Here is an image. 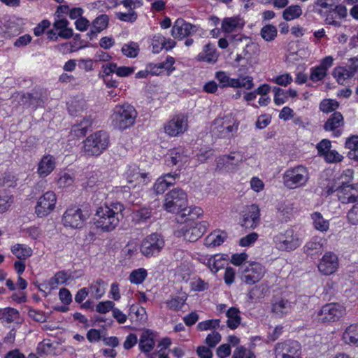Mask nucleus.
<instances>
[{
	"instance_id": "1",
	"label": "nucleus",
	"mask_w": 358,
	"mask_h": 358,
	"mask_svg": "<svg viewBox=\"0 0 358 358\" xmlns=\"http://www.w3.org/2000/svg\"><path fill=\"white\" fill-rule=\"evenodd\" d=\"M124 206L119 203H113L110 206L104 205L96 210L95 224L103 231H111L119 224L123 218Z\"/></svg>"
},
{
	"instance_id": "2",
	"label": "nucleus",
	"mask_w": 358,
	"mask_h": 358,
	"mask_svg": "<svg viewBox=\"0 0 358 358\" xmlns=\"http://www.w3.org/2000/svg\"><path fill=\"white\" fill-rule=\"evenodd\" d=\"M137 117V112L130 104L117 105L113 110L111 120L113 125L119 130L131 127Z\"/></svg>"
},
{
	"instance_id": "3",
	"label": "nucleus",
	"mask_w": 358,
	"mask_h": 358,
	"mask_svg": "<svg viewBox=\"0 0 358 358\" xmlns=\"http://www.w3.org/2000/svg\"><path fill=\"white\" fill-rule=\"evenodd\" d=\"M108 143L109 137L107 133L99 131L86 138L83 151L88 156H99L107 148Z\"/></svg>"
},
{
	"instance_id": "4",
	"label": "nucleus",
	"mask_w": 358,
	"mask_h": 358,
	"mask_svg": "<svg viewBox=\"0 0 358 358\" xmlns=\"http://www.w3.org/2000/svg\"><path fill=\"white\" fill-rule=\"evenodd\" d=\"M309 179V172L306 167L299 165L287 169L283 176L285 185L289 189H296L304 186Z\"/></svg>"
},
{
	"instance_id": "5",
	"label": "nucleus",
	"mask_w": 358,
	"mask_h": 358,
	"mask_svg": "<svg viewBox=\"0 0 358 358\" xmlns=\"http://www.w3.org/2000/svg\"><path fill=\"white\" fill-rule=\"evenodd\" d=\"M187 204V194L180 188H175L165 195L163 206L169 213H177Z\"/></svg>"
},
{
	"instance_id": "6",
	"label": "nucleus",
	"mask_w": 358,
	"mask_h": 358,
	"mask_svg": "<svg viewBox=\"0 0 358 358\" xmlns=\"http://www.w3.org/2000/svg\"><path fill=\"white\" fill-rule=\"evenodd\" d=\"M273 242L278 250L292 251L301 245V241L292 229H288L273 237Z\"/></svg>"
},
{
	"instance_id": "7",
	"label": "nucleus",
	"mask_w": 358,
	"mask_h": 358,
	"mask_svg": "<svg viewBox=\"0 0 358 358\" xmlns=\"http://www.w3.org/2000/svg\"><path fill=\"white\" fill-rule=\"evenodd\" d=\"M345 314V308L338 303L324 305L317 313L318 320L322 323L338 321Z\"/></svg>"
},
{
	"instance_id": "8",
	"label": "nucleus",
	"mask_w": 358,
	"mask_h": 358,
	"mask_svg": "<svg viewBox=\"0 0 358 358\" xmlns=\"http://www.w3.org/2000/svg\"><path fill=\"white\" fill-rule=\"evenodd\" d=\"M213 132L219 138H230L238 129V124L231 115L214 120Z\"/></svg>"
},
{
	"instance_id": "9",
	"label": "nucleus",
	"mask_w": 358,
	"mask_h": 358,
	"mask_svg": "<svg viewBox=\"0 0 358 358\" xmlns=\"http://www.w3.org/2000/svg\"><path fill=\"white\" fill-rule=\"evenodd\" d=\"M164 247L163 236L161 234L153 233L143 239L140 250L144 256L150 257L158 255Z\"/></svg>"
},
{
	"instance_id": "10",
	"label": "nucleus",
	"mask_w": 358,
	"mask_h": 358,
	"mask_svg": "<svg viewBox=\"0 0 358 358\" xmlns=\"http://www.w3.org/2000/svg\"><path fill=\"white\" fill-rule=\"evenodd\" d=\"M87 218V215H84L80 208L73 206L66 210L62 222L65 227L80 229L83 227Z\"/></svg>"
},
{
	"instance_id": "11",
	"label": "nucleus",
	"mask_w": 358,
	"mask_h": 358,
	"mask_svg": "<svg viewBox=\"0 0 358 358\" xmlns=\"http://www.w3.org/2000/svg\"><path fill=\"white\" fill-rule=\"evenodd\" d=\"M188 129L187 116L183 114L174 115L164 127V132L171 137L179 136Z\"/></svg>"
},
{
	"instance_id": "12",
	"label": "nucleus",
	"mask_w": 358,
	"mask_h": 358,
	"mask_svg": "<svg viewBox=\"0 0 358 358\" xmlns=\"http://www.w3.org/2000/svg\"><path fill=\"white\" fill-rule=\"evenodd\" d=\"M275 358H298L301 356V345L296 341L278 343L275 347Z\"/></svg>"
},
{
	"instance_id": "13",
	"label": "nucleus",
	"mask_w": 358,
	"mask_h": 358,
	"mask_svg": "<svg viewBox=\"0 0 358 358\" xmlns=\"http://www.w3.org/2000/svg\"><path fill=\"white\" fill-rule=\"evenodd\" d=\"M57 196L54 192L48 191L39 197L35 207V213L39 217L49 215L55 208Z\"/></svg>"
},
{
	"instance_id": "14",
	"label": "nucleus",
	"mask_w": 358,
	"mask_h": 358,
	"mask_svg": "<svg viewBox=\"0 0 358 358\" xmlns=\"http://www.w3.org/2000/svg\"><path fill=\"white\" fill-rule=\"evenodd\" d=\"M243 162V155L238 152L220 156L216 160V169L219 171H232Z\"/></svg>"
},
{
	"instance_id": "15",
	"label": "nucleus",
	"mask_w": 358,
	"mask_h": 358,
	"mask_svg": "<svg viewBox=\"0 0 358 358\" xmlns=\"http://www.w3.org/2000/svg\"><path fill=\"white\" fill-rule=\"evenodd\" d=\"M260 222V210L258 206L252 204L242 211L241 226L245 229H255Z\"/></svg>"
},
{
	"instance_id": "16",
	"label": "nucleus",
	"mask_w": 358,
	"mask_h": 358,
	"mask_svg": "<svg viewBox=\"0 0 358 358\" xmlns=\"http://www.w3.org/2000/svg\"><path fill=\"white\" fill-rule=\"evenodd\" d=\"M338 257L334 252L331 251L324 253L317 265L319 271L325 275L334 273L338 270Z\"/></svg>"
},
{
	"instance_id": "17",
	"label": "nucleus",
	"mask_w": 358,
	"mask_h": 358,
	"mask_svg": "<svg viewBox=\"0 0 358 358\" xmlns=\"http://www.w3.org/2000/svg\"><path fill=\"white\" fill-rule=\"evenodd\" d=\"M264 273V267L261 264L253 262L244 268L241 280L245 284L254 285L262 278Z\"/></svg>"
},
{
	"instance_id": "18",
	"label": "nucleus",
	"mask_w": 358,
	"mask_h": 358,
	"mask_svg": "<svg viewBox=\"0 0 358 358\" xmlns=\"http://www.w3.org/2000/svg\"><path fill=\"white\" fill-rule=\"evenodd\" d=\"M338 199L344 204L358 202V184L341 185L336 187Z\"/></svg>"
},
{
	"instance_id": "19",
	"label": "nucleus",
	"mask_w": 358,
	"mask_h": 358,
	"mask_svg": "<svg viewBox=\"0 0 358 358\" xmlns=\"http://www.w3.org/2000/svg\"><path fill=\"white\" fill-rule=\"evenodd\" d=\"M196 31V29L194 25L185 22L182 18H178L175 21L172 27L171 36L174 38L181 40Z\"/></svg>"
},
{
	"instance_id": "20",
	"label": "nucleus",
	"mask_w": 358,
	"mask_h": 358,
	"mask_svg": "<svg viewBox=\"0 0 358 358\" xmlns=\"http://www.w3.org/2000/svg\"><path fill=\"white\" fill-rule=\"evenodd\" d=\"M209 224L206 221L195 222L187 229H183V236L185 240L189 242L197 241L206 231Z\"/></svg>"
},
{
	"instance_id": "21",
	"label": "nucleus",
	"mask_w": 358,
	"mask_h": 358,
	"mask_svg": "<svg viewBox=\"0 0 358 358\" xmlns=\"http://www.w3.org/2000/svg\"><path fill=\"white\" fill-rule=\"evenodd\" d=\"M126 174L128 183L134 185V187H143L150 182L148 173L141 172L138 166H130Z\"/></svg>"
},
{
	"instance_id": "22",
	"label": "nucleus",
	"mask_w": 358,
	"mask_h": 358,
	"mask_svg": "<svg viewBox=\"0 0 358 358\" xmlns=\"http://www.w3.org/2000/svg\"><path fill=\"white\" fill-rule=\"evenodd\" d=\"M55 159L50 155H44L38 163L37 172L40 177L48 176L55 168Z\"/></svg>"
},
{
	"instance_id": "23",
	"label": "nucleus",
	"mask_w": 358,
	"mask_h": 358,
	"mask_svg": "<svg viewBox=\"0 0 358 358\" xmlns=\"http://www.w3.org/2000/svg\"><path fill=\"white\" fill-rule=\"evenodd\" d=\"M155 334L150 330L143 331L139 340V348L144 352L148 353L152 351L155 347Z\"/></svg>"
},
{
	"instance_id": "24",
	"label": "nucleus",
	"mask_w": 358,
	"mask_h": 358,
	"mask_svg": "<svg viewBox=\"0 0 358 358\" xmlns=\"http://www.w3.org/2000/svg\"><path fill=\"white\" fill-rule=\"evenodd\" d=\"M243 21L238 17H225L222 22V30L225 33H231L243 27Z\"/></svg>"
},
{
	"instance_id": "25",
	"label": "nucleus",
	"mask_w": 358,
	"mask_h": 358,
	"mask_svg": "<svg viewBox=\"0 0 358 358\" xmlns=\"http://www.w3.org/2000/svg\"><path fill=\"white\" fill-rule=\"evenodd\" d=\"M152 209L150 207H143L136 210L132 213V221L136 224H141L148 222L152 217Z\"/></svg>"
},
{
	"instance_id": "26",
	"label": "nucleus",
	"mask_w": 358,
	"mask_h": 358,
	"mask_svg": "<svg viewBox=\"0 0 358 358\" xmlns=\"http://www.w3.org/2000/svg\"><path fill=\"white\" fill-rule=\"evenodd\" d=\"M227 238V234L223 231H215L210 233L205 239L207 247H217L224 243Z\"/></svg>"
},
{
	"instance_id": "27",
	"label": "nucleus",
	"mask_w": 358,
	"mask_h": 358,
	"mask_svg": "<svg viewBox=\"0 0 358 358\" xmlns=\"http://www.w3.org/2000/svg\"><path fill=\"white\" fill-rule=\"evenodd\" d=\"M87 108L86 101L83 98H75L68 103L69 113L73 116H78Z\"/></svg>"
},
{
	"instance_id": "28",
	"label": "nucleus",
	"mask_w": 358,
	"mask_h": 358,
	"mask_svg": "<svg viewBox=\"0 0 358 358\" xmlns=\"http://www.w3.org/2000/svg\"><path fill=\"white\" fill-rule=\"evenodd\" d=\"M324 242L325 240L322 238H313L303 247L304 252L308 255H313L315 254L321 252L323 249Z\"/></svg>"
},
{
	"instance_id": "29",
	"label": "nucleus",
	"mask_w": 358,
	"mask_h": 358,
	"mask_svg": "<svg viewBox=\"0 0 358 358\" xmlns=\"http://www.w3.org/2000/svg\"><path fill=\"white\" fill-rule=\"evenodd\" d=\"M179 212V216L184 219V221L194 220L203 214V210L198 206H185Z\"/></svg>"
},
{
	"instance_id": "30",
	"label": "nucleus",
	"mask_w": 358,
	"mask_h": 358,
	"mask_svg": "<svg viewBox=\"0 0 358 358\" xmlns=\"http://www.w3.org/2000/svg\"><path fill=\"white\" fill-rule=\"evenodd\" d=\"M343 339L347 344L358 343V323L349 325L343 334Z\"/></svg>"
},
{
	"instance_id": "31",
	"label": "nucleus",
	"mask_w": 358,
	"mask_h": 358,
	"mask_svg": "<svg viewBox=\"0 0 358 358\" xmlns=\"http://www.w3.org/2000/svg\"><path fill=\"white\" fill-rule=\"evenodd\" d=\"M343 124V117L339 112H334L324 124L326 131H334Z\"/></svg>"
},
{
	"instance_id": "32",
	"label": "nucleus",
	"mask_w": 358,
	"mask_h": 358,
	"mask_svg": "<svg viewBox=\"0 0 358 358\" xmlns=\"http://www.w3.org/2000/svg\"><path fill=\"white\" fill-rule=\"evenodd\" d=\"M108 20L109 18L107 15L103 14L98 16L92 22V29L88 34L90 36H94L97 33H99L106 29L108 24Z\"/></svg>"
},
{
	"instance_id": "33",
	"label": "nucleus",
	"mask_w": 358,
	"mask_h": 358,
	"mask_svg": "<svg viewBox=\"0 0 358 358\" xmlns=\"http://www.w3.org/2000/svg\"><path fill=\"white\" fill-rule=\"evenodd\" d=\"M228 317L227 326L231 329H236L241 323L240 311L235 307L230 308L226 313Z\"/></svg>"
},
{
	"instance_id": "34",
	"label": "nucleus",
	"mask_w": 358,
	"mask_h": 358,
	"mask_svg": "<svg viewBox=\"0 0 358 358\" xmlns=\"http://www.w3.org/2000/svg\"><path fill=\"white\" fill-rule=\"evenodd\" d=\"M217 58V55L216 54L215 49L210 43L206 44L203 48V52H200L197 55V59L199 61H204L207 62H215Z\"/></svg>"
},
{
	"instance_id": "35",
	"label": "nucleus",
	"mask_w": 358,
	"mask_h": 358,
	"mask_svg": "<svg viewBox=\"0 0 358 358\" xmlns=\"http://www.w3.org/2000/svg\"><path fill=\"white\" fill-rule=\"evenodd\" d=\"M12 253L19 259L24 260L32 255V250L22 244H15L11 248Z\"/></svg>"
},
{
	"instance_id": "36",
	"label": "nucleus",
	"mask_w": 358,
	"mask_h": 358,
	"mask_svg": "<svg viewBox=\"0 0 358 358\" xmlns=\"http://www.w3.org/2000/svg\"><path fill=\"white\" fill-rule=\"evenodd\" d=\"M311 217L315 229L322 232L327 231L329 229V220H325L320 213L315 212L312 214Z\"/></svg>"
},
{
	"instance_id": "37",
	"label": "nucleus",
	"mask_w": 358,
	"mask_h": 358,
	"mask_svg": "<svg viewBox=\"0 0 358 358\" xmlns=\"http://www.w3.org/2000/svg\"><path fill=\"white\" fill-rule=\"evenodd\" d=\"M333 75L339 84H343L346 79L354 76L352 72L350 71L349 67L347 66L335 68L333 71Z\"/></svg>"
},
{
	"instance_id": "38",
	"label": "nucleus",
	"mask_w": 358,
	"mask_h": 358,
	"mask_svg": "<svg viewBox=\"0 0 358 358\" xmlns=\"http://www.w3.org/2000/svg\"><path fill=\"white\" fill-rule=\"evenodd\" d=\"M140 51L139 45L134 41L124 44L122 47L121 52L127 57L135 58L138 56Z\"/></svg>"
},
{
	"instance_id": "39",
	"label": "nucleus",
	"mask_w": 358,
	"mask_h": 358,
	"mask_svg": "<svg viewBox=\"0 0 358 358\" xmlns=\"http://www.w3.org/2000/svg\"><path fill=\"white\" fill-rule=\"evenodd\" d=\"M91 124L92 120L90 117L84 118L83 121H82L79 124H75L73 126L71 131L78 138L83 137L86 134L88 128L91 126Z\"/></svg>"
},
{
	"instance_id": "40",
	"label": "nucleus",
	"mask_w": 358,
	"mask_h": 358,
	"mask_svg": "<svg viewBox=\"0 0 358 358\" xmlns=\"http://www.w3.org/2000/svg\"><path fill=\"white\" fill-rule=\"evenodd\" d=\"M216 78L219 81V85L222 88L224 87H236L238 85L236 78H229L224 71H219L216 73Z\"/></svg>"
},
{
	"instance_id": "41",
	"label": "nucleus",
	"mask_w": 358,
	"mask_h": 358,
	"mask_svg": "<svg viewBox=\"0 0 358 358\" xmlns=\"http://www.w3.org/2000/svg\"><path fill=\"white\" fill-rule=\"evenodd\" d=\"M345 147L350 150L348 152V157L358 161V136H352L348 138L345 142Z\"/></svg>"
},
{
	"instance_id": "42",
	"label": "nucleus",
	"mask_w": 358,
	"mask_h": 358,
	"mask_svg": "<svg viewBox=\"0 0 358 358\" xmlns=\"http://www.w3.org/2000/svg\"><path fill=\"white\" fill-rule=\"evenodd\" d=\"M183 150L180 148H173L169 151V157L166 159L168 166L177 165L179 162H182L184 158Z\"/></svg>"
},
{
	"instance_id": "43",
	"label": "nucleus",
	"mask_w": 358,
	"mask_h": 358,
	"mask_svg": "<svg viewBox=\"0 0 358 358\" xmlns=\"http://www.w3.org/2000/svg\"><path fill=\"white\" fill-rule=\"evenodd\" d=\"M302 14V10L299 5H292L285 8L282 13V17L285 20L289 21L300 17Z\"/></svg>"
},
{
	"instance_id": "44",
	"label": "nucleus",
	"mask_w": 358,
	"mask_h": 358,
	"mask_svg": "<svg viewBox=\"0 0 358 358\" xmlns=\"http://www.w3.org/2000/svg\"><path fill=\"white\" fill-rule=\"evenodd\" d=\"M290 309V305L287 301L280 300L272 306V311L277 316L281 317L287 314Z\"/></svg>"
},
{
	"instance_id": "45",
	"label": "nucleus",
	"mask_w": 358,
	"mask_h": 358,
	"mask_svg": "<svg viewBox=\"0 0 358 358\" xmlns=\"http://www.w3.org/2000/svg\"><path fill=\"white\" fill-rule=\"evenodd\" d=\"M69 277L66 272L64 271H59L50 280L49 285L51 289H55L59 285L65 283Z\"/></svg>"
},
{
	"instance_id": "46",
	"label": "nucleus",
	"mask_w": 358,
	"mask_h": 358,
	"mask_svg": "<svg viewBox=\"0 0 358 358\" xmlns=\"http://www.w3.org/2000/svg\"><path fill=\"white\" fill-rule=\"evenodd\" d=\"M260 34L265 41H271L277 36V29L272 24H267L262 28Z\"/></svg>"
},
{
	"instance_id": "47",
	"label": "nucleus",
	"mask_w": 358,
	"mask_h": 358,
	"mask_svg": "<svg viewBox=\"0 0 358 358\" xmlns=\"http://www.w3.org/2000/svg\"><path fill=\"white\" fill-rule=\"evenodd\" d=\"M154 41L161 43V48L169 50L176 46V41L171 38H166L161 34L154 36Z\"/></svg>"
},
{
	"instance_id": "48",
	"label": "nucleus",
	"mask_w": 358,
	"mask_h": 358,
	"mask_svg": "<svg viewBox=\"0 0 358 358\" xmlns=\"http://www.w3.org/2000/svg\"><path fill=\"white\" fill-rule=\"evenodd\" d=\"M147 276V271L145 268H138L132 271L129 275V280L132 283L140 284Z\"/></svg>"
},
{
	"instance_id": "49",
	"label": "nucleus",
	"mask_w": 358,
	"mask_h": 358,
	"mask_svg": "<svg viewBox=\"0 0 358 358\" xmlns=\"http://www.w3.org/2000/svg\"><path fill=\"white\" fill-rule=\"evenodd\" d=\"M105 282L101 279H98L94 283L92 284L90 287L91 292L96 299L101 298L104 294L103 286Z\"/></svg>"
},
{
	"instance_id": "50",
	"label": "nucleus",
	"mask_w": 358,
	"mask_h": 358,
	"mask_svg": "<svg viewBox=\"0 0 358 358\" xmlns=\"http://www.w3.org/2000/svg\"><path fill=\"white\" fill-rule=\"evenodd\" d=\"M338 103L332 99H324L320 104V109L324 113H328L334 111L338 108Z\"/></svg>"
},
{
	"instance_id": "51",
	"label": "nucleus",
	"mask_w": 358,
	"mask_h": 358,
	"mask_svg": "<svg viewBox=\"0 0 358 358\" xmlns=\"http://www.w3.org/2000/svg\"><path fill=\"white\" fill-rule=\"evenodd\" d=\"M116 17L122 22L133 23L137 19V13L133 10H129L128 13L118 12L115 14Z\"/></svg>"
},
{
	"instance_id": "52",
	"label": "nucleus",
	"mask_w": 358,
	"mask_h": 358,
	"mask_svg": "<svg viewBox=\"0 0 358 358\" xmlns=\"http://www.w3.org/2000/svg\"><path fill=\"white\" fill-rule=\"evenodd\" d=\"M327 76V71L320 66L311 69L310 79L313 82L322 80Z\"/></svg>"
},
{
	"instance_id": "53",
	"label": "nucleus",
	"mask_w": 358,
	"mask_h": 358,
	"mask_svg": "<svg viewBox=\"0 0 358 358\" xmlns=\"http://www.w3.org/2000/svg\"><path fill=\"white\" fill-rule=\"evenodd\" d=\"M13 203V197L6 194H0V213H3L8 210Z\"/></svg>"
},
{
	"instance_id": "54",
	"label": "nucleus",
	"mask_w": 358,
	"mask_h": 358,
	"mask_svg": "<svg viewBox=\"0 0 358 358\" xmlns=\"http://www.w3.org/2000/svg\"><path fill=\"white\" fill-rule=\"evenodd\" d=\"M220 320H209L203 322H201L198 324L197 328L200 331H206L210 329H215L220 325Z\"/></svg>"
},
{
	"instance_id": "55",
	"label": "nucleus",
	"mask_w": 358,
	"mask_h": 358,
	"mask_svg": "<svg viewBox=\"0 0 358 358\" xmlns=\"http://www.w3.org/2000/svg\"><path fill=\"white\" fill-rule=\"evenodd\" d=\"M1 313L8 322H11L15 320L17 318L19 314L16 309L10 307L1 309Z\"/></svg>"
},
{
	"instance_id": "56",
	"label": "nucleus",
	"mask_w": 358,
	"mask_h": 358,
	"mask_svg": "<svg viewBox=\"0 0 358 358\" xmlns=\"http://www.w3.org/2000/svg\"><path fill=\"white\" fill-rule=\"evenodd\" d=\"M236 79V82L238 83L236 88L243 87L246 90H250L254 86L253 78L250 76H243Z\"/></svg>"
},
{
	"instance_id": "57",
	"label": "nucleus",
	"mask_w": 358,
	"mask_h": 358,
	"mask_svg": "<svg viewBox=\"0 0 358 358\" xmlns=\"http://www.w3.org/2000/svg\"><path fill=\"white\" fill-rule=\"evenodd\" d=\"M348 221L353 225L358 224V202L348 210L347 213Z\"/></svg>"
},
{
	"instance_id": "58",
	"label": "nucleus",
	"mask_w": 358,
	"mask_h": 358,
	"mask_svg": "<svg viewBox=\"0 0 358 358\" xmlns=\"http://www.w3.org/2000/svg\"><path fill=\"white\" fill-rule=\"evenodd\" d=\"M221 341V335L217 331H213L206 338L205 343L209 348H215Z\"/></svg>"
},
{
	"instance_id": "59",
	"label": "nucleus",
	"mask_w": 358,
	"mask_h": 358,
	"mask_svg": "<svg viewBox=\"0 0 358 358\" xmlns=\"http://www.w3.org/2000/svg\"><path fill=\"white\" fill-rule=\"evenodd\" d=\"M274 93V102L276 105H282L285 102V91L280 87H275L273 89Z\"/></svg>"
},
{
	"instance_id": "60",
	"label": "nucleus",
	"mask_w": 358,
	"mask_h": 358,
	"mask_svg": "<svg viewBox=\"0 0 358 358\" xmlns=\"http://www.w3.org/2000/svg\"><path fill=\"white\" fill-rule=\"evenodd\" d=\"M186 299L180 296H176L169 300L166 303L168 307L172 310H179L184 305Z\"/></svg>"
},
{
	"instance_id": "61",
	"label": "nucleus",
	"mask_w": 358,
	"mask_h": 358,
	"mask_svg": "<svg viewBox=\"0 0 358 358\" xmlns=\"http://www.w3.org/2000/svg\"><path fill=\"white\" fill-rule=\"evenodd\" d=\"M114 306L115 303L111 301L99 302L96 305V310L101 314H105L109 312L110 310H113Z\"/></svg>"
},
{
	"instance_id": "62",
	"label": "nucleus",
	"mask_w": 358,
	"mask_h": 358,
	"mask_svg": "<svg viewBox=\"0 0 358 358\" xmlns=\"http://www.w3.org/2000/svg\"><path fill=\"white\" fill-rule=\"evenodd\" d=\"M258 236V234L255 232L250 233L247 236L241 238L240 239L239 244L242 247L250 246L257 240Z\"/></svg>"
},
{
	"instance_id": "63",
	"label": "nucleus",
	"mask_w": 358,
	"mask_h": 358,
	"mask_svg": "<svg viewBox=\"0 0 358 358\" xmlns=\"http://www.w3.org/2000/svg\"><path fill=\"white\" fill-rule=\"evenodd\" d=\"M257 45L253 43L247 44L243 50V58L248 61L252 59V56L256 53Z\"/></svg>"
},
{
	"instance_id": "64",
	"label": "nucleus",
	"mask_w": 358,
	"mask_h": 358,
	"mask_svg": "<svg viewBox=\"0 0 358 358\" xmlns=\"http://www.w3.org/2000/svg\"><path fill=\"white\" fill-rule=\"evenodd\" d=\"M165 179L159 177L155 182L153 186L154 191L157 194H163L168 188Z\"/></svg>"
}]
</instances>
